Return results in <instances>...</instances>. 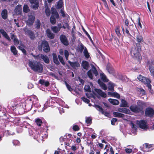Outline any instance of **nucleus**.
<instances>
[{"mask_svg": "<svg viewBox=\"0 0 154 154\" xmlns=\"http://www.w3.org/2000/svg\"><path fill=\"white\" fill-rule=\"evenodd\" d=\"M29 65L33 71L39 73H42L43 71V66L40 63L36 61L29 60Z\"/></svg>", "mask_w": 154, "mask_h": 154, "instance_id": "nucleus-1", "label": "nucleus"}, {"mask_svg": "<svg viewBox=\"0 0 154 154\" xmlns=\"http://www.w3.org/2000/svg\"><path fill=\"white\" fill-rule=\"evenodd\" d=\"M140 49V47L137 48L134 47L132 48L131 51V54L132 57L134 59L138 60H140L141 59V56L139 52Z\"/></svg>", "mask_w": 154, "mask_h": 154, "instance_id": "nucleus-2", "label": "nucleus"}, {"mask_svg": "<svg viewBox=\"0 0 154 154\" xmlns=\"http://www.w3.org/2000/svg\"><path fill=\"white\" fill-rule=\"evenodd\" d=\"M51 13L52 15L50 18V22L51 23L54 25L56 23V20L54 17L57 19H58L59 18V15L56 9L54 8H51Z\"/></svg>", "mask_w": 154, "mask_h": 154, "instance_id": "nucleus-3", "label": "nucleus"}, {"mask_svg": "<svg viewBox=\"0 0 154 154\" xmlns=\"http://www.w3.org/2000/svg\"><path fill=\"white\" fill-rule=\"evenodd\" d=\"M42 48L44 52L47 53L50 51V48L47 42L43 41L41 45L38 46V49L40 51H41Z\"/></svg>", "mask_w": 154, "mask_h": 154, "instance_id": "nucleus-4", "label": "nucleus"}, {"mask_svg": "<svg viewBox=\"0 0 154 154\" xmlns=\"http://www.w3.org/2000/svg\"><path fill=\"white\" fill-rule=\"evenodd\" d=\"M91 66L92 67V69L90 70L88 72L87 75L90 79H92L93 77L92 73L94 74L95 76H97L98 75V72L93 65L91 64Z\"/></svg>", "mask_w": 154, "mask_h": 154, "instance_id": "nucleus-5", "label": "nucleus"}, {"mask_svg": "<svg viewBox=\"0 0 154 154\" xmlns=\"http://www.w3.org/2000/svg\"><path fill=\"white\" fill-rule=\"evenodd\" d=\"M137 124L139 125V127L142 129H146L148 128L146 125V122L143 120L137 121Z\"/></svg>", "mask_w": 154, "mask_h": 154, "instance_id": "nucleus-6", "label": "nucleus"}, {"mask_svg": "<svg viewBox=\"0 0 154 154\" xmlns=\"http://www.w3.org/2000/svg\"><path fill=\"white\" fill-rule=\"evenodd\" d=\"M31 4V6L33 9H37L39 6L38 2L37 0H29Z\"/></svg>", "mask_w": 154, "mask_h": 154, "instance_id": "nucleus-7", "label": "nucleus"}, {"mask_svg": "<svg viewBox=\"0 0 154 154\" xmlns=\"http://www.w3.org/2000/svg\"><path fill=\"white\" fill-rule=\"evenodd\" d=\"M14 12L17 15H20L22 12L21 5H17L15 8Z\"/></svg>", "mask_w": 154, "mask_h": 154, "instance_id": "nucleus-8", "label": "nucleus"}, {"mask_svg": "<svg viewBox=\"0 0 154 154\" xmlns=\"http://www.w3.org/2000/svg\"><path fill=\"white\" fill-rule=\"evenodd\" d=\"M35 17L34 16L32 15H29L28 17V18L26 21V23L28 25H32L35 20Z\"/></svg>", "mask_w": 154, "mask_h": 154, "instance_id": "nucleus-9", "label": "nucleus"}, {"mask_svg": "<svg viewBox=\"0 0 154 154\" xmlns=\"http://www.w3.org/2000/svg\"><path fill=\"white\" fill-rule=\"evenodd\" d=\"M60 39L62 43L64 45H69L68 41L65 35H61L60 36Z\"/></svg>", "mask_w": 154, "mask_h": 154, "instance_id": "nucleus-10", "label": "nucleus"}, {"mask_svg": "<svg viewBox=\"0 0 154 154\" xmlns=\"http://www.w3.org/2000/svg\"><path fill=\"white\" fill-rule=\"evenodd\" d=\"M145 114L146 116L151 117L154 114V111L152 108H148L146 109Z\"/></svg>", "mask_w": 154, "mask_h": 154, "instance_id": "nucleus-11", "label": "nucleus"}, {"mask_svg": "<svg viewBox=\"0 0 154 154\" xmlns=\"http://www.w3.org/2000/svg\"><path fill=\"white\" fill-rule=\"evenodd\" d=\"M131 110L134 112H139L141 110L140 108L136 105H132L130 107Z\"/></svg>", "mask_w": 154, "mask_h": 154, "instance_id": "nucleus-12", "label": "nucleus"}, {"mask_svg": "<svg viewBox=\"0 0 154 154\" xmlns=\"http://www.w3.org/2000/svg\"><path fill=\"white\" fill-rule=\"evenodd\" d=\"M95 107L97 110L101 112L103 114H104L105 116H109V113L107 112H104L102 108L99 106L96 105L95 106Z\"/></svg>", "mask_w": 154, "mask_h": 154, "instance_id": "nucleus-13", "label": "nucleus"}, {"mask_svg": "<svg viewBox=\"0 0 154 154\" xmlns=\"http://www.w3.org/2000/svg\"><path fill=\"white\" fill-rule=\"evenodd\" d=\"M139 80L143 83H148L149 82V79L141 75H139L137 77Z\"/></svg>", "mask_w": 154, "mask_h": 154, "instance_id": "nucleus-14", "label": "nucleus"}, {"mask_svg": "<svg viewBox=\"0 0 154 154\" xmlns=\"http://www.w3.org/2000/svg\"><path fill=\"white\" fill-rule=\"evenodd\" d=\"M46 33L47 36L51 39H53L55 36V35L51 32V30L48 29L46 31Z\"/></svg>", "mask_w": 154, "mask_h": 154, "instance_id": "nucleus-15", "label": "nucleus"}, {"mask_svg": "<svg viewBox=\"0 0 154 154\" xmlns=\"http://www.w3.org/2000/svg\"><path fill=\"white\" fill-rule=\"evenodd\" d=\"M94 90L100 96L103 97H106V94L104 92H103L101 90L95 88L94 89Z\"/></svg>", "mask_w": 154, "mask_h": 154, "instance_id": "nucleus-16", "label": "nucleus"}, {"mask_svg": "<svg viewBox=\"0 0 154 154\" xmlns=\"http://www.w3.org/2000/svg\"><path fill=\"white\" fill-rule=\"evenodd\" d=\"M25 32L28 35L31 39H34L35 38L34 34L31 31L27 30H25Z\"/></svg>", "mask_w": 154, "mask_h": 154, "instance_id": "nucleus-17", "label": "nucleus"}, {"mask_svg": "<svg viewBox=\"0 0 154 154\" xmlns=\"http://www.w3.org/2000/svg\"><path fill=\"white\" fill-rule=\"evenodd\" d=\"M40 58L42 59L44 62L46 63H49V60L47 56L42 54H40Z\"/></svg>", "mask_w": 154, "mask_h": 154, "instance_id": "nucleus-18", "label": "nucleus"}, {"mask_svg": "<svg viewBox=\"0 0 154 154\" xmlns=\"http://www.w3.org/2000/svg\"><path fill=\"white\" fill-rule=\"evenodd\" d=\"M154 64V61H152L149 63V69L151 72V75L154 76V67L150 66L151 64L153 65Z\"/></svg>", "mask_w": 154, "mask_h": 154, "instance_id": "nucleus-19", "label": "nucleus"}, {"mask_svg": "<svg viewBox=\"0 0 154 154\" xmlns=\"http://www.w3.org/2000/svg\"><path fill=\"white\" fill-rule=\"evenodd\" d=\"M82 66L85 69L88 70L89 67V64L88 62L85 61H83L82 62Z\"/></svg>", "mask_w": 154, "mask_h": 154, "instance_id": "nucleus-20", "label": "nucleus"}, {"mask_svg": "<svg viewBox=\"0 0 154 154\" xmlns=\"http://www.w3.org/2000/svg\"><path fill=\"white\" fill-rule=\"evenodd\" d=\"M11 38L13 40L14 44L15 45H18L19 43V42L17 38V37L14 34H12L11 36Z\"/></svg>", "mask_w": 154, "mask_h": 154, "instance_id": "nucleus-21", "label": "nucleus"}, {"mask_svg": "<svg viewBox=\"0 0 154 154\" xmlns=\"http://www.w3.org/2000/svg\"><path fill=\"white\" fill-rule=\"evenodd\" d=\"M0 32L8 40L10 41V38L6 32L3 29H0Z\"/></svg>", "mask_w": 154, "mask_h": 154, "instance_id": "nucleus-22", "label": "nucleus"}, {"mask_svg": "<svg viewBox=\"0 0 154 154\" xmlns=\"http://www.w3.org/2000/svg\"><path fill=\"white\" fill-rule=\"evenodd\" d=\"M69 62L70 65L74 68H76L80 66V64L77 62H72L69 61Z\"/></svg>", "mask_w": 154, "mask_h": 154, "instance_id": "nucleus-23", "label": "nucleus"}, {"mask_svg": "<svg viewBox=\"0 0 154 154\" xmlns=\"http://www.w3.org/2000/svg\"><path fill=\"white\" fill-rule=\"evenodd\" d=\"M118 111L120 112H123L125 114H129L130 112V110L125 108H119Z\"/></svg>", "mask_w": 154, "mask_h": 154, "instance_id": "nucleus-24", "label": "nucleus"}, {"mask_svg": "<svg viewBox=\"0 0 154 154\" xmlns=\"http://www.w3.org/2000/svg\"><path fill=\"white\" fill-rule=\"evenodd\" d=\"M52 56L54 63L57 65H59L60 64V62L58 60L56 54L55 53H53L52 54Z\"/></svg>", "mask_w": 154, "mask_h": 154, "instance_id": "nucleus-25", "label": "nucleus"}, {"mask_svg": "<svg viewBox=\"0 0 154 154\" xmlns=\"http://www.w3.org/2000/svg\"><path fill=\"white\" fill-rule=\"evenodd\" d=\"M108 100L111 103L115 105H118L119 103V101L117 100L110 98Z\"/></svg>", "mask_w": 154, "mask_h": 154, "instance_id": "nucleus-26", "label": "nucleus"}, {"mask_svg": "<svg viewBox=\"0 0 154 154\" xmlns=\"http://www.w3.org/2000/svg\"><path fill=\"white\" fill-rule=\"evenodd\" d=\"M63 6V2L62 0H59L58 2L57 5L55 7L57 9H59L62 8Z\"/></svg>", "mask_w": 154, "mask_h": 154, "instance_id": "nucleus-27", "label": "nucleus"}, {"mask_svg": "<svg viewBox=\"0 0 154 154\" xmlns=\"http://www.w3.org/2000/svg\"><path fill=\"white\" fill-rule=\"evenodd\" d=\"M113 113L114 116L116 117L123 118L125 116V115L124 114L116 112H113Z\"/></svg>", "mask_w": 154, "mask_h": 154, "instance_id": "nucleus-28", "label": "nucleus"}, {"mask_svg": "<svg viewBox=\"0 0 154 154\" xmlns=\"http://www.w3.org/2000/svg\"><path fill=\"white\" fill-rule=\"evenodd\" d=\"M2 18L5 19L7 17V11L6 10H4L2 12Z\"/></svg>", "mask_w": 154, "mask_h": 154, "instance_id": "nucleus-29", "label": "nucleus"}, {"mask_svg": "<svg viewBox=\"0 0 154 154\" xmlns=\"http://www.w3.org/2000/svg\"><path fill=\"white\" fill-rule=\"evenodd\" d=\"M106 69L110 74H112L113 73L114 69L111 68L109 64L107 65Z\"/></svg>", "mask_w": 154, "mask_h": 154, "instance_id": "nucleus-30", "label": "nucleus"}, {"mask_svg": "<svg viewBox=\"0 0 154 154\" xmlns=\"http://www.w3.org/2000/svg\"><path fill=\"white\" fill-rule=\"evenodd\" d=\"M51 29L55 33H57L60 31V29L57 26H53L51 27Z\"/></svg>", "mask_w": 154, "mask_h": 154, "instance_id": "nucleus-31", "label": "nucleus"}, {"mask_svg": "<svg viewBox=\"0 0 154 154\" xmlns=\"http://www.w3.org/2000/svg\"><path fill=\"white\" fill-rule=\"evenodd\" d=\"M121 107H125L128 106L127 102L124 100L122 99L121 100V103L120 104Z\"/></svg>", "mask_w": 154, "mask_h": 154, "instance_id": "nucleus-32", "label": "nucleus"}, {"mask_svg": "<svg viewBox=\"0 0 154 154\" xmlns=\"http://www.w3.org/2000/svg\"><path fill=\"white\" fill-rule=\"evenodd\" d=\"M98 83L103 89L105 90L107 89V87L106 85L104 83L100 82L99 80H98Z\"/></svg>", "mask_w": 154, "mask_h": 154, "instance_id": "nucleus-33", "label": "nucleus"}, {"mask_svg": "<svg viewBox=\"0 0 154 154\" xmlns=\"http://www.w3.org/2000/svg\"><path fill=\"white\" fill-rule=\"evenodd\" d=\"M11 50L14 55H16L17 54L16 48L14 46H12L11 47Z\"/></svg>", "mask_w": 154, "mask_h": 154, "instance_id": "nucleus-34", "label": "nucleus"}, {"mask_svg": "<svg viewBox=\"0 0 154 154\" xmlns=\"http://www.w3.org/2000/svg\"><path fill=\"white\" fill-rule=\"evenodd\" d=\"M100 76L101 79L105 82H107L108 79L106 78V76L103 73H101Z\"/></svg>", "mask_w": 154, "mask_h": 154, "instance_id": "nucleus-35", "label": "nucleus"}, {"mask_svg": "<svg viewBox=\"0 0 154 154\" xmlns=\"http://www.w3.org/2000/svg\"><path fill=\"white\" fill-rule=\"evenodd\" d=\"M137 41L139 42H143V37L139 35H138L136 37Z\"/></svg>", "mask_w": 154, "mask_h": 154, "instance_id": "nucleus-36", "label": "nucleus"}, {"mask_svg": "<svg viewBox=\"0 0 154 154\" xmlns=\"http://www.w3.org/2000/svg\"><path fill=\"white\" fill-rule=\"evenodd\" d=\"M114 84L112 83H109L108 85V88L111 91H114Z\"/></svg>", "mask_w": 154, "mask_h": 154, "instance_id": "nucleus-37", "label": "nucleus"}, {"mask_svg": "<svg viewBox=\"0 0 154 154\" xmlns=\"http://www.w3.org/2000/svg\"><path fill=\"white\" fill-rule=\"evenodd\" d=\"M84 55L86 58H88L90 57L88 51L87 49L85 48L83 51Z\"/></svg>", "mask_w": 154, "mask_h": 154, "instance_id": "nucleus-38", "label": "nucleus"}, {"mask_svg": "<svg viewBox=\"0 0 154 154\" xmlns=\"http://www.w3.org/2000/svg\"><path fill=\"white\" fill-rule=\"evenodd\" d=\"M23 11L25 13H28L29 11V8L27 5H24L23 7Z\"/></svg>", "mask_w": 154, "mask_h": 154, "instance_id": "nucleus-39", "label": "nucleus"}, {"mask_svg": "<svg viewBox=\"0 0 154 154\" xmlns=\"http://www.w3.org/2000/svg\"><path fill=\"white\" fill-rule=\"evenodd\" d=\"M45 12L46 15L47 16H49L50 15L51 12L50 11V9L48 8V6L46 7V9L45 10Z\"/></svg>", "mask_w": 154, "mask_h": 154, "instance_id": "nucleus-40", "label": "nucleus"}, {"mask_svg": "<svg viewBox=\"0 0 154 154\" xmlns=\"http://www.w3.org/2000/svg\"><path fill=\"white\" fill-rule=\"evenodd\" d=\"M144 146L145 147V148L148 149L152 150V149L151 148L152 146L151 145L147 143H146L144 144Z\"/></svg>", "mask_w": 154, "mask_h": 154, "instance_id": "nucleus-41", "label": "nucleus"}, {"mask_svg": "<svg viewBox=\"0 0 154 154\" xmlns=\"http://www.w3.org/2000/svg\"><path fill=\"white\" fill-rule=\"evenodd\" d=\"M115 31L118 36H120L121 34L120 32L119 27V26H116L115 29Z\"/></svg>", "mask_w": 154, "mask_h": 154, "instance_id": "nucleus-42", "label": "nucleus"}, {"mask_svg": "<svg viewBox=\"0 0 154 154\" xmlns=\"http://www.w3.org/2000/svg\"><path fill=\"white\" fill-rule=\"evenodd\" d=\"M41 23L39 20H37L36 21L35 27L37 29H38L40 28Z\"/></svg>", "mask_w": 154, "mask_h": 154, "instance_id": "nucleus-43", "label": "nucleus"}, {"mask_svg": "<svg viewBox=\"0 0 154 154\" xmlns=\"http://www.w3.org/2000/svg\"><path fill=\"white\" fill-rule=\"evenodd\" d=\"M60 12L62 16L63 17H66L67 18H68V17H69V15L67 14H65V13L63 9H61V10Z\"/></svg>", "mask_w": 154, "mask_h": 154, "instance_id": "nucleus-44", "label": "nucleus"}, {"mask_svg": "<svg viewBox=\"0 0 154 154\" xmlns=\"http://www.w3.org/2000/svg\"><path fill=\"white\" fill-rule=\"evenodd\" d=\"M91 119L89 117H86L85 122L87 124H91Z\"/></svg>", "mask_w": 154, "mask_h": 154, "instance_id": "nucleus-45", "label": "nucleus"}, {"mask_svg": "<svg viewBox=\"0 0 154 154\" xmlns=\"http://www.w3.org/2000/svg\"><path fill=\"white\" fill-rule=\"evenodd\" d=\"M64 82L68 89L70 91H72L73 89L71 87L66 81Z\"/></svg>", "mask_w": 154, "mask_h": 154, "instance_id": "nucleus-46", "label": "nucleus"}, {"mask_svg": "<svg viewBox=\"0 0 154 154\" xmlns=\"http://www.w3.org/2000/svg\"><path fill=\"white\" fill-rule=\"evenodd\" d=\"M35 122L37 125L38 126H40L42 123L41 120L39 119H36Z\"/></svg>", "mask_w": 154, "mask_h": 154, "instance_id": "nucleus-47", "label": "nucleus"}, {"mask_svg": "<svg viewBox=\"0 0 154 154\" xmlns=\"http://www.w3.org/2000/svg\"><path fill=\"white\" fill-rule=\"evenodd\" d=\"M64 55L66 59V60H68V56L69 55V54L68 51L66 50H65L64 51Z\"/></svg>", "mask_w": 154, "mask_h": 154, "instance_id": "nucleus-48", "label": "nucleus"}, {"mask_svg": "<svg viewBox=\"0 0 154 154\" xmlns=\"http://www.w3.org/2000/svg\"><path fill=\"white\" fill-rule=\"evenodd\" d=\"M111 95H112L113 96L118 98H120V95L119 94L117 93L114 92L113 93H111Z\"/></svg>", "mask_w": 154, "mask_h": 154, "instance_id": "nucleus-49", "label": "nucleus"}, {"mask_svg": "<svg viewBox=\"0 0 154 154\" xmlns=\"http://www.w3.org/2000/svg\"><path fill=\"white\" fill-rule=\"evenodd\" d=\"M82 99L83 100V101L84 102L87 103H89L90 102V100L88 99L85 98L84 97H82Z\"/></svg>", "mask_w": 154, "mask_h": 154, "instance_id": "nucleus-50", "label": "nucleus"}, {"mask_svg": "<svg viewBox=\"0 0 154 154\" xmlns=\"http://www.w3.org/2000/svg\"><path fill=\"white\" fill-rule=\"evenodd\" d=\"M84 89L86 91H90L91 88L90 86L88 85H85L84 87Z\"/></svg>", "mask_w": 154, "mask_h": 154, "instance_id": "nucleus-51", "label": "nucleus"}, {"mask_svg": "<svg viewBox=\"0 0 154 154\" xmlns=\"http://www.w3.org/2000/svg\"><path fill=\"white\" fill-rule=\"evenodd\" d=\"M117 119L116 118H113L111 120V124L112 125H114L116 122L117 121Z\"/></svg>", "mask_w": 154, "mask_h": 154, "instance_id": "nucleus-52", "label": "nucleus"}, {"mask_svg": "<svg viewBox=\"0 0 154 154\" xmlns=\"http://www.w3.org/2000/svg\"><path fill=\"white\" fill-rule=\"evenodd\" d=\"M72 128L75 131H77L79 130V126L77 125H75Z\"/></svg>", "mask_w": 154, "mask_h": 154, "instance_id": "nucleus-53", "label": "nucleus"}, {"mask_svg": "<svg viewBox=\"0 0 154 154\" xmlns=\"http://www.w3.org/2000/svg\"><path fill=\"white\" fill-rule=\"evenodd\" d=\"M69 25L67 23H65V24L63 25V26L62 27L64 29H66V28H69Z\"/></svg>", "mask_w": 154, "mask_h": 154, "instance_id": "nucleus-54", "label": "nucleus"}, {"mask_svg": "<svg viewBox=\"0 0 154 154\" xmlns=\"http://www.w3.org/2000/svg\"><path fill=\"white\" fill-rule=\"evenodd\" d=\"M84 49V47L83 45L82 44H81L80 46V48H79V50H80V51L81 52H82Z\"/></svg>", "mask_w": 154, "mask_h": 154, "instance_id": "nucleus-55", "label": "nucleus"}, {"mask_svg": "<svg viewBox=\"0 0 154 154\" xmlns=\"http://www.w3.org/2000/svg\"><path fill=\"white\" fill-rule=\"evenodd\" d=\"M150 81L149 79V82L148 83H144L146 84L147 86L149 88L151 89V85L150 84Z\"/></svg>", "mask_w": 154, "mask_h": 154, "instance_id": "nucleus-56", "label": "nucleus"}, {"mask_svg": "<svg viewBox=\"0 0 154 154\" xmlns=\"http://www.w3.org/2000/svg\"><path fill=\"white\" fill-rule=\"evenodd\" d=\"M19 49L21 50L22 52L25 54L26 53V50L22 47L19 46Z\"/></svg>", "mask_w": 154, "mask_h": 154, "instance_id": "nucleus-57", "label": "nucleus"}, {"mask_svg": "<svg viewBox=\"0 0 154 154\" xmlns=\"http://www.w3.org/2000/svg\"><path fill=\"white\" fill-rule=\"evenodd\" d=\"M125 152L127 153H131L132 151V149H125Z\"/></svg>", "mask_w": 154, "mask_h": 154, "instance_id": "nucleus-58", "label": "nucleus"}, {"mask_svg": "<svg viewBox=\"0 0 154 154\" xmlns=\"http://www.w3.org/2000/svg\"><path fill=\"white\" fill-rule=\"evenodd\" d=\"M40 54H39L37 56L33 55V57L36 59L40 60Z\"/></svg>", "mask_w": 154, "mask_h": 154, "instance_id": "nucleus-59", "label": "nucleus"}, {"mask_svg": "<svg viewBox=\"0 0 154 154\" xmlns=\"http://www.w3.org/2000/svg\"><path fill=\"white\" fill-rule=\"evenodd\" d=\"M139 90L140 93L142 94L143 95L145 94V92L143 89H140Z\"/></svg>", "mask_w": 154, "mask_h": 154, "instance_id": "nucleus-60", "label": "nucleus"}, {"mask_svg": "<svg viewBox=\"0 0 154 154\" xmlns=\"http://www.w3.org/2000/svg\"><path fill=\"white\" fill-rule=\"evenodd\" d=\"M138 25L141 28H142V26L140 22V18L139 17H138Z\"/></svg>", "mask_w": 154, "mask_h": 154, "instance_id": "nucleus-61", "label": "nucleus"}, {"mask_svg": "<svg viewBox=\"0 0 154 154\" xmlns=\"http://www.w3.org/2000/svg\"><path fill=\"white\" fill-rule=\"evenodd\" d=\"M103 2L104 3V5L105 7L107 8V9L109 10V8L106 0L105 1V2Z\"/></svg>", "mask_w": 154, "mask_h": 154, "instance_id": "nucleus-62", "label": "nucleus"}, {"mask_svg": "<svg viewBox=\"0 0 154 154\" xmlns=\"http://www.w3.org/2000/svg\"><path fill=\"white\" fill-rule=\"evenodd\" d=\"M84 31L85 32L86 35L88 36V37L89 38V39L91 40L92 41L90 35L88 34V33L85 30H84Z\"/></svg>", "mask_w": 154, "mask_h": 154, "instance_id": "nucleus-63", "label": "nucleus"}, {"mask_svg": "<svg viewBox=\"0 0 154 154\" xmlns=\"http://www.w3.org/2000/svg\"><path fill=\"white\" fill-rule=\"evenodd\" d=\"M132 128L133 129V131H134H134L136 132V131H137V129L136 127V126L135 125L133 124Z\"/></svg>", "mask_w": 154, "mask_h": 154, "instance_id": "nucleus-64", "label": "nucleus"}]
</instances>
